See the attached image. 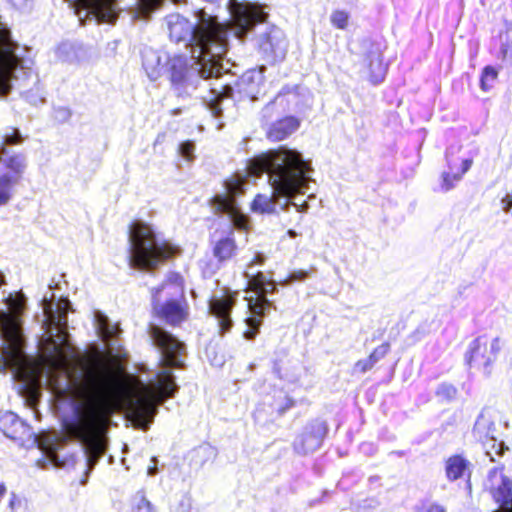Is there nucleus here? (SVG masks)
<instances>
[{
  "mask_svg": "<svg viewBox=\"0 0 512 512\" xmlns=\"http://www.w3.org/2000/svg\"><path fill=\"white\" fill-rule=\"evenodd\" d=\"M287 233L290 235V237H295L296 236V233L293 230H288Z\"/></svg>",
  "mask_w": 512,
  "mask_h": 512,
  "instance_id": "50",
  "label": "nucleus"
},
{
  "mask_svg": "<svg viewBox=\"0 0 512 512\" xmlns=\"http://www.w3.org/2000/svg\"><path fill=\"white\" fill-rule=\"evenodd\" d=\"M14 186V180H9L7 175H0V207L11 200Z\"/></svg>",
  "mask_w": 512,
  "mask_h": 512,
  "instance_id": "29",
  "label": "nucleus"
},
{
  "mask_svg": "<svg viewBox=\"0 0 512 512\" xmlns=\"http://www.w3.org/2000/svg\"><path fill=\"white\" fill-rule=\"evenodd\" d=\"M3 164L8 171L7 178L14 180V185H16L22 179L27 168L26 157L23 154H13L4 159Z\"/></svg>",
  "mask_w": 512,
  "mask_h": 512,
  "instance_id": "24",
  "label": "nucleus"
},
{
  "mask_svg": "<svg viewBox=\"0 0 512 512\" xmlns=\"http://www.w3.org/2000/svg\"><path fill=\"white\" fill-rule=\"evenodd\" d=\"M264 263V257L261 254H258L254 256V258L251 260L250 265L254 264H263Z\"/></svg>",
  "mask_w": 512,
  "mask_h": 512,
  "instance_id": "46",
  "label": "nucleus"
},
{
  "mask_svg": "<svg viewBox=\"0 0 512 512\" xmlns=\"http://www.w3.org/2000/svg\"><path fill=\"white\" fill-rule=\"evenodd\" d=\"M498 77V71L493 66H485L482 69L481 76H480V88L487 92L491 89L492 85L491 83L495 81Z\"/></svg>",
  "mask_w": 512,
  "mask_h": 512,
  "instance_id": "30",
  "label": "nucleus"
},
{
  "mask_svg": "<svg viewBox=\"0 0 512 512\" xmlns=\"http://www.w3.org/2000/svg\"><path fill=\"white\" fill-rule=\"evenodd\" d=\"M5 284V276L4 274L0 271V286L4 285Z\"/></svg>",
  "mask_w": 512,
  "mask_h": 512,
  "instance_id": "49",
  "label": "nucleus"
},
{
  "mask_svg": "<svg viewBox=\"0 0 512 512\" xmlns=\"http://www.w3.org/2000/svg\"><path fill=\"white\" fill-rule=\"evenodd\" d=\"M8 508L11 512H16L20 509H26L27 502L22 497L12 492L8 502Z\"/></svg>",
  "mask_w": 512,
  "mask_h": 512,
  "instance_id": "34",
  "label": "nucleus"
},
{
  "mask_svg": "<svg viewBox=\"0 0 512 512\" xmlns=\"http://www.w3.org/2000/svg\"><path fill=\"white\" fill-rule=\"evenodd\" d=\"M211 96L208 100L210 108L213 109L217 114L220 112L219 103L225 99L230 98L233 93V89L229 85L219 84L213 86L210 89Z\"/></svg>",
  "mask_w": 512,
  "mask_h": 512,
  "instance_id": "26",
  "label": "nucleus"
},
{
  "mask_svg": "<svg viewBox=\"0 0 512 512\" xmlns=\"http://www.w3.org/2000/svg\"><path fill=\"white\" fill-rule=\"evenodd\" d=\"M385 50V44L371 42L366 53L367 76L369 82L373 85L380 84L386 77L389 65L388 62L384 61L383 53Z\"/></svg>",
  "mask_w": 512,
  "mask_h": 512,
  "instance_id": "17",
  "label": "nucleus"
},
{
  "mask_svg": "<svg viewBox=\"0 0 512 512\" xmlns=\"http://www.w3.org/2000/svg\"><path fill=\"white\" fill-rule=\"evenodd\" d=\"M246 277L248 279L247 291L252 292L253 295L246 297L251 316L245 319L247 329L243 332V336L247 340H253L259 333L266 313L274 308L267 295L274 293L277 287L275 281L262 272H257L251 276L246 274Z\"/></svg>",
  "mask_w": 512,
  "mask_h": 512,
  "instance_id": "5",
  "label": "nucleus"
},
{
  "mask_svg": "<svg viewBox=\"0 0 512 512\" xmlns=\"http://www.w3.org/2000/svg\"><path fill=\"white\" fill-rule=\"evenodd\" d=\"M148 334L154 345L161 351V365L168 368L182 369L185 366L183 357L186 355V345L172 333L159 325L151 324Z\"/></svg>",
  "mask_w": 512,
  "mask_h": 512,
  "instance_id": "7",
  "label": "nucleus"
},
{
  "mask_svg": "<svg viewBox=\"0 0 512 512\" xmlns=\"http://www.w3.org/2000/svg\"><path fill=\"white\" fill-rule=\"evenodd\" d=\"M260 80V77L255 80L252 75H243L238 82L240 92L251 99H255L260 90Z\"/></svg>",
  "mask_w": 512,
  "mask_h": 512,
  "instance_id": "27",
  "label": "nucleus"
},
{
  "mask_svg": "<svg viewBox=\"0 0 512 512\" xmlns=\"http://www.w3.org/2000/svg\"><path fill=\"white\" fill-rule=\"evenodd\" d=\"M456 388L449 384H442L436 394L445 398H453L456 395Z\"/></svg>",
  "mask_w": 512,
  "mask_h": 512,
  "instance_id": "39",
  "label": "nucleus"
},
{
  "mask_svg": "<svg viewBox=\"0 0 512 512\" xmlns=\"http://www.w3.org/2000/svg\"><path fill=\"white\" fill-rule=\"evenodd\" d=\"M192 67L184 56H175L170 59L168 73L172 88L178 96H182L189 84V76Z\"/></svg>",
  "mask_w": 512,
  "mask_h": 512,
  "instance_id": "21",
  "label": "nucleus"
},
{
  "mask_svg": "<svg viewBox=\"0 0 512 512\" xmlns=\"http://www.w3.org/2000/svg\"><path fill=\"white\" fill-rule=\"evenodd\" d=\"M216 456V451L209 445H200L192 452V458L196 464L203 465L206 462L213 460Z\"/></svg>",
  "mask_w": 512,
  "mask_h": 512,
  "instance_id": "28",
  "label": "nucleus"
},
{
  "mask_svg": "<svg viewBox=\"0 0 512 512\" xmlns=\"http://www.w3.org/2000/svg\"><path fill=\"white\" fill-rule=\"evenodd\" d=\"M269 109H270V106H269V105H267V106L265 107V110H266V111H268Z\"/></svg>",
  "mask_w": 512,
  "mask_h": 512,
  "instance_id": "51",
  "label": "nucleus"
},
{
  "mask_svg": "<svg viewBox=\"0 0 512 512\" xmlns=\"http://www.w3.org/2000/svg\"><path fill=\"white\" fill-rule=\"evenodd\" d=\"M153 316L171 327H179L189 318L190 307L186 297L151 303Z\"/></svg>",
  "mask_w": 512,
  "mask_h": 512,
  "instance_id": "9",
  "label": "nucleus"
},
{
  "mask_svg": "<svg viewBox=\"0 0 512 512\" xmlns=\"http://www.w3.org/2000/svg\"><path fill=\"white\" fill-rule=\"evenodd\" d=\"M194 151H195V145L190 140L184 141L179 145L180 155L183 158H185L188 162H192L194 160V158H195Z\"/></svg>",
  "mask_w": 512,
  "mask_h": 512,
  "instance_id": "33",
  "label": "nucleus"
},
{
  "mask_svg": "<svg viewBox=\"0 0 512 512\" xmlns=\"http://www.w3.org/2000/svg\"><path fill=\"white\" fill-rule=\"evenodd\" d=\"M69 310L70 302L68 299L58 300L55 311L50 308L45 309L46 321L58 330L57 336L59 339V342H57L52 335H49L46 341L52 346L53 354L59 358H64V347L68 345L67 314Z\"/></svg>",
  "mask_w": 512,
  "mask_h": 512,
  "instance_id": "8",
  "label": "nucleus"
},
{
  "mask_svg": "<svg viewBox=\"0 0 512 512\" xmlns=\"http://www.w3.org/2000/svg\"><path fill=\"white\" fill-rule=\"evenodd\" d=\"M182 297H185V284L179 273H169L159 286L151 289V303Z\"/></svg>",
  "mask_w": 512,
  "mask_h": 512,
  "instance_id": "20",
  "label": "nucleus"
},
{
  "mask_svg": "<svg viewBox=\"0 0 512 512\" xmlns=\"http://www.w3.org/2000/svg\"><path fill=\"white\" fill-rule=\"evenodd\" d=\"M122 375V365L98 349L77 355L68 367V388L77 403L63 428L69 437L83 444L90 469L106 451V433L113 414L125 408L131 420L146 429L157 404L173 397L177 390L170 370L157 373L155 390L143 384L130 385Z\"/></svg>",
  "mask_w": 512,
  "mask_h": 512,
  "instance_id": "1",
  "label": "nucleus"
},
{
  "mask_svg": "<svg viewBox=\"0 0 512 512\" xmlns=\"http://www.w3.org/2000/svg\"><path fill=\"white\" fill-rule=\"evenodd\" d=\"M0 330L4 339L2 357L5 365L17 370L23 369L27 364V358L18 316L11 312L1 313Z\"/></svg>",
  "mask_w": 512,
  "mask_h": 512,
  "instance_id": "6",
  "label": "nucleus"
},
{
  "mask_svg": "<svg viewBox=\"0 0 512 512\" xmlns=\"http://www.w3.org/2000/svg\"><path fill=\"white\" fill-rule=\"evenodd\" d=\"M138 2L142 10L149 12L156 8L162 0H138Z\"/></svg>",
  "mask_w": 512,
  "mask_h": 512,
  "instance_id": "40",
  "label": "nucleus"
},
{
  "mask_svg": "<svg viewBox=\"0 0 512 512\" xmlns=\"http://www.w3.org/2000/svg\"><path fill=\"white\" fill-rule=\"evenodd\" d=\"M238 252L235 230L216 229L212 234V253L219 263L231 261Z\"/></svg>",
  "mask_w": 512,
  "mask_h": 512,
  "instance_id": "16",
  "label": "nucleus"
},
{
  "mask_svg": "<svg viewBox=\"0 0 512 512\" xmlns=\"http://www.w3.org/2000/svg\"><path fill=\"white\" fill-rule=\"evenodd\" d=\"M417 512H447V508L438 502L423 503Z\"/></svg>",
  "mask_w": 512,
  "mask_h": 512,
  "instance_id": "38",
  "label": "nucleus"
},
{
  "mask_svg": "<svg viewBox=\"0 0 512 512\" xmlns=\"http://www.w3.org/2000/svg\"><path fill=\"white\" fill-rule=\"evenodd\" d=\"M374 368L375 366L371 363V361L368 358H365L356 361L353 370L356 373L364 374Z\"/></svg>",
  "mask_w": 512,
  "mask_h": 512,
  "instance_id": "37",
  "label": "nucleus"
},
{
  "mask_svg": "<svg viewBox=\"0 0 512 512\" xmlns=\"http://www.w3.org/2000/svg\"><path fill=\"white\" fill-rule=\"evenodd\" d=\"M473 464L463 453H455L444 460V474L448 482L463 481L472 489Z\"/></svg>",
  "mask_w": 512,
  "mask_h": 512,
  "instance_id": "15",
  "label": "nucleus"
},
{
  "mask_svg": "<svg viewBox=\"0 0 512 512\" xmlns=\"http://www.w3.org/2000/svg\"><path fill=\"white\" fill-rule=\"evenodd\" d=\"M296 406V400L291 397L290 395L286 394L284 396V401L283 403H280L277 408H276V413L279 415V416H282L284 415L287 411H289L290 409H292L293 407Z\"/></svg>",
  "mask_w": 512,
  "mask_h": 512,
  "instance_id": "36",
  "label": "nucleus"
},
{
  "mask_svg": "<svg viewBox=\"0 0 512 512\" xmlns=\"http://www.w3.org/2000/svg\"><path fill=\"white\" fill-rule=\"evenodd\" d=\"M169 38L173 42L188 41L198 50L199 73L207 79L219 73L220 60L227 48V28L215 17L201 12L196 24L182 16H173L168 21Z\"/></svg>",
  "mask_w": 512,
  "mask_h": 512,
  "instance_id": "3",
  "label": "nucleus"
},
{
  "mask_svg": "<svg viewBox=\"0 0 512 512\" xmlns=\"http://www.w3.org/2000/svg\"><path fill=\"white\" fill-rule=\"evenodd\" d=\"M235 227H236V228H238V230H241V231H243L244 233H246V234H247V233H248V228H249L250 226H242V225H239V226H235Z\"/></svg>",
  "mask_w": 512,
  "mask_h": 512,
  "instance_id": "47",
  "label": "nucleus"
},
{
  "mask_svg": "<svg viewBox=\"0 0 512 512\" xmlns=\"http://www.w3.org/2000/svg\"><path fill=\"white\" fill-rule=\"evenodd\" d=\"M100 329L104 340H109L116 336L118 333V327L110 325L107 320H103L100 323Z\"/></svg>",
  "mask_w": 512,
  "mask_h": 512,
  "instance_id": "35",
  "label": "nucleus"
},
{
  "mask_svg": "<svg viewBox=\"0 0 512 512\" xmlns=\"http://www.w3.org/2000/svg\"><path fill=\"white\" fill-rule=\"evenodd\" d=\"M273 196L257 194L250 204V210L257 214H271L275 211Z\"/></svg>",
  "mask_w": 512,
  "mask_h": 512,
  "instance_id": "25",
  "label": "nucleus"
},
{
  "mask_svg": "<svg viewBox=\"0 0 512 512\" xmlns=\"http://www.w3.org/2000/svg\"><path fill=\"white\" fill-rule=\"evenodd\" d=\"M17 65L18 60L15 56L8 54L0 56V96H6L10 93Z\"/></svg>",
  "mask_w": 512,
  "mask_h": 512,
  "instance_id": "23",
  "label": "nucleus"
},
{
  "mask_svg": "<svg viewBox=\"0 0 512 512\" xmlns=\"http://www.w3.org/2000/svg\"><path fill=\"white\" fill-rule=\"evenodd\" d=\"M232 17L237 28V36L243 37L256 24L264 23L268 14L257 4L236 3L232 8Z\"/></svg>",
  "mask_w": 512,
  "mask_h": 512,
  "instance_id": "11",
  "label": "nucleus"
},
{
  "mask_svg": "<svg viewBox=\"0 0 512 512\" xmlns=\"http://www.w3.org/2000/svg\"><path fill=\"white\" fill-rule=\"evenodd\" d=\"M331 24L340 30H345L349 23V14L344 10H335L330 16Z\"/></svg>",
  "mask_w": 512,
  "mask_h": 512,
  "instance_id": "32",
  "label": "nucleus"
},
{
  "mask_svg": "<svg viewBox=\"0 0 512 512\" xmlns=\"http://www.w3.org/2000/svg\"><path fill=\"white\" fill-rule=\"evenodd\" d=\"M76 8L87 10L99 23L113 24L121 9L117 0H69Z\"/></svg>",
  "mask_w": 512,
  "mask_h": 512,
  "instance_id": "14",
  "label": "nucleus"
},
{
  "mask_svg": "<svg viewBox=\"0 0 512 512\" xmlns=\"http://www.w3.org/2000/svg\"><path fill=\"white\" fill-rule=\"evenodd\" d=\"M0 431L6 437L21 443L29 441L35 436L32 428L12 411L0 414Z\"/></svg>",
  "mask_w": 512,
  "mask_h": 512,
  "instance_id": "18",
  "label": "nucleus"
},
{
  "mask_svg": "<svg viewBox=\"0 0 512 512\" xmlns=\"http://www.w3.org/2000/svg\"><path fill=\"white\" fill-rule=\"evenodd\" d=\"M501 203L504 211L509 212L512 209V191L505 194Z\"/></svg>",
  "mask_w": 512,
  "mask_h": 512,
  "instance_id": "41",
  "label": "nucleus"
},
{
  "mask_svg": "<svg viewBox=\"0 0 512 512\" xmlns=\"http://www.w3.org/2000/svg\"><path fill=\"white\" fill-rule=\"evenodd\" d=\"M306 276H307V272L303 271V270H300V271L291 273L290 274V279H292V280H302Z\"/></svg>",
  "mask_w": 512,
  "mask_h": 512,
  "instance_id": "43",
  "label": "nucleus"
},
{
  "mask_svg": "<svg viewBox=\"0 0 512 512\" xmlns=\"http://www.w3.org/2000/svg\"><path fill=\"white\" fill-rule=\"evenodd\" d=\"M506 450H508V448L504 447V445L501 443L500 444V449L498 451V455H500V456L503 455Z\"/></svg>",
  "mask_w": 512,
  "mask_h": 512,
  "instance_id": "48",
  "label": "nucleus"
},
{
  "mask_svg": "<svg viewBox=\"0 0 512 512\" xmlns=\"http://www.w3.org/2000/svg\"><path fill=\"white\" fill-rule=\"evenodd\" d=\"M266 45H269V47H272V43H271V37L269 35H265L262 39V42H261V46L267 50V46Z\"/></svg>",
  "mask_w": 512,
  "mask_h": 512,
  "instance_id": "45",
  "label": "nucleus"
},
{
  "mask_svg": "<svg viewBox=\"0 0 512 512\" xmlns=\"http://www.w3.org/2000/svg\"><path fill=\"white\" fill-rule=\"evenodd\" d=\"M10 33L8 29L0 22V45H5L9 42Z\"/></svg>",
  "mask_w": 512,
  "mask_h": 512,
  "instance_id": "42",
  "label": "nucleus"
},
{
  "mask_svg": "<svg viewBox=\"0 0 512 512\" xmlns=\"http://www.w3.org/2000/svg\"><path fill=\"white\" fill-rule=\"evenodd\" d=\"M238 292L225 290L222 296H213L208 302V311L217 320L221 335L233 327L232 310L237 303Z\"/></svg>",
  "mask_w": 512,
  "mask_h": 512,
  "instance_id": "10",
  "label": "nucleus"
},
{
  "mask_svg": "<svg viewBox=\"0 0 512 512\" xmlns=\"http://www.w3.org/2000/svg\"><path fill=\"white\" fill-rule=\"evenodd\" d=\"M512 51V45L509 44H503L500 48L501 58L504 60L507 58L508 52Z\"/></svg>",
  "mask_w": 512,
  "mask_h": 512,
  "instance_id": "44",
  "label": "nucleus"
},
{
  "mask_svg": "<svg viewBox=\"0 0 512 512\" xmlns=\"http://www.w3.org/2000/svg\"><path fill=\"white\" fill-rule=\"evenodd\" d=\"M129 237L130 265L139 270L152 271L179 253L169 241H159L151 226H130Z\"/></svg>",
  "mask_w": 512,
  "mask_h": 512,
  "instance_id": "4",
  "label": "nucleus"
},
{
  "mask_svg": "<svg viewBox=\"0 0 512 512\" xmlns=\"http://www.w3.org/2000/svg\"><path fill=\"white\" fill-rule=\"evenodd\" d=\"M300 126V121L294 116H286L273 122L266 131V137L271 142H279L288 138Z\"/></svg>",
  "mask_w": 512,
  "mask_h": 512,
  "instance_id": "22",
  "label": "nucleus"
},
{
  "mask_svg": "<svg viewBox=\"0 0 512 512\" xmlns=\"http://www.w3.org/2000/svg\"><path fill=\"white\" fill-rule=\"evenodd\" d=\"M327 433V423L323 420L314 419L298 435L294 442V449L302 454L313 452L322 445Z\"/></svg>",
  "mask_w": 512,
  "mask_h": 512,
  "instance_id": "13",
  "label": "nucleus"
},
{
  "mask_svg": "<svg viewBox=\"0 0 512 512\" xmlns=\"http://www.w3.org/2000/svg\"><path fill=\"white\" fill-rule=\"evenodd\" d=\"M391 350V346L389 342H383L379 346L375 347L367 358L371 361V363L376 366V364L383 358H385Z\"/></svg>",
  "mask_w": 512,
  "mask_h": 512,
  "instance_id": "31",
  "label": "nucleus"
},
{
  "mask_svg": "<svg viewBox=\"0 0 512 512\" xmlns=\"http://www.w3.org/2000/svg\"><path fill=\"white\" fill-rule=\"evenodd\" d=\"M446 160L448 171L442 173L441 189L448 192L463 178L473 161L471 158L460 159L453 150L446 152Z\"/></svg>",
  "mask_w": 512,
  "mask_h": 512,
  "instance_id": "19",
  "label": "nucleus"
},
{
  "mask_svg": "<svg viewBox=\"0 0 512 512\" xmlns=\"http://www.w3.org/2000/svg\"><path fill=\"white\" fill-rule=\"evenodd\" d=\"M501 351V341L499 337L491 341L490 348L488 349L487 342L483 337L474 339L465 354V362L469 367L475 364H482L485 367L490 366L499 355Z\"/></svg>",
  "mask_w": 512,
  "mask_h": 512,
  "instance_id": "12",
  "label": "nucleus"
},
{
  "mask_svg": "<svg viewBox=\"0 0 512 512\" xmlns=\"http://www.w3.org/2000/svg\"><path fill=\"white\" fill-rule=\"evenodd\" d=\"M309 169V164L297 150L281 145L252 159L247 174L234 173L226 178L223 182L226 194L214 195L209 205L215 215L226 216L231 224H247L248 217L238 207L236 197L245 192L248 175L267 173L274 192L290 197L306 185Z\"/></svg>",
  "mask_w": 512,
  "mask_h": 512,
  "instance_id": "2",
  "label": "nucleus"
}]
</instances>
